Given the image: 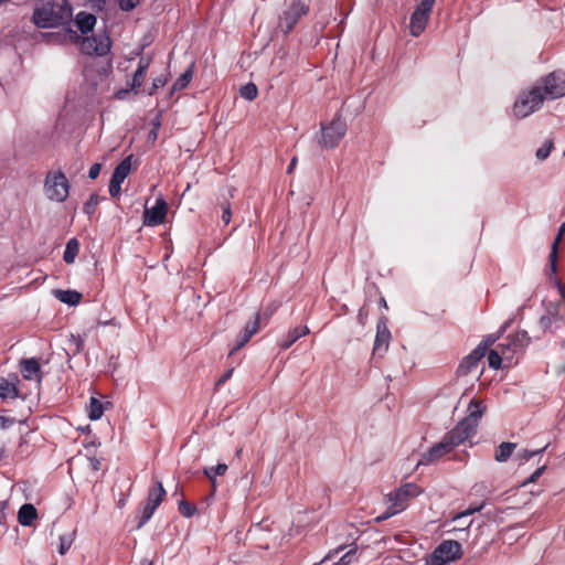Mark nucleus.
<instances>
[{"mask_svg": "<svg viewBox=\"0 0 565 565\" xmlns=\"http://www.w3.org/2000/svg\"><path fill=\"white\" fill-rule=\"evenodd\" d=\"M81 40V51L88 55L104 56L110 50V39L106 34H96L87 38H81L76 31L71 28L63 29L56 33H49L47 41L53 44H67Z\"/></svg>", "mask_w": 565, "mask_h": 565, "instance_id": "obj_1", "label": "nucleus"}, {"mask_svg": "<svg viewBox=\"0 0 565 565\" xmlns=\"http://www.w3.org/2000/svg\"><path fill=\"white\" fill-rule=\"evenodd\" d=\"M71 18L72 8L67 0H41L33 12V22L39 28H55Z\"/></svg>", "mask_w": 565, "mask_h": 565, "instance_id": "obj_2", "label": "nucleus"}, {"mask_svg": "<svg viewBox=\"0 0 565 565\" xmlns=\"http://www.w3.org/2000/svg\"><path fill=\"white\" fill-rule=\"evenodd\" d=\"M468 412L469 415L443 438L450 450L463 444L475 434L484 408L481 406V402L472 399L468 406Z\"/></svg>", "mask_w": 565, "mask_h": 565, "instance_id": "obj_3", "label": "nucleus"}, {"mask_svg": "<svg viewBox=\"0 0 565 565\" xmlns=\"http://www.w3.org/2000/svg\"><path fill=\"white\" fill-rule=\"evenodd\" d=\"M420 493L422 489L415 483L409 482L401 486L397 490L387 494L390 505L384 513L375 518V521L383 522L404 511L408 505V501Z\"/></svg>", "mask_w": 565, "mask_h": 565, "instance_id": "obj_4", "label": "nucleus"}, {"mask_svg": "<svg viewBox=\"0 0 565 565\" xmlns=\"http://www.w3.org/2000/svg\"><path fill=\"white\" fill-rule=\"evenodd\" d=\"M545 98L540 86L533 84L529 89L522 90L513 105V114L518 118H525L541 108Z\"/></svg>", "mask_w": 565, "mask_h": 565, "instance_id": "obj_5", "label": "nucleus"}, {"mask_svg": "<svg viewBox=\"0 0 565 565\" xmlns=\"http://www.w3.org/2000/svg\"><path fill=\"white\" fill-rule=\"evenodd\" d=\"M530 343V337L526 331H518L513 335H509L500 342L497 348L505 360V367H510L516 363L515 356L522 352Z\"/></svg>", "mask_w": 565, "mask_h": 565, "instance_id": "obj_6", "label": "nucleus"}, {"mask_svg": "<svg viewBox=\"0 0 565 565\" xmlns=\"http://www.w3.org/2000/svg\"><path fill=\"white\" fill-rule=\"evenodd\" d=\"M70 192V183L62 171L49 172L44 181V193L50 201L62 203Z\"/></svg>", "mask_w": 565, "mask_h": 565, "instance_id": "obj_7", "label": "nucleus"}, {"mask_svg": "<svg viewBox=\"0 0 565 565\" xmlns=\"http://www.w3.org/2000/svg\"><path fill=\"white\" fill-rule=\"evenodd\" d=\"M534 84L540 86V90L543 92L545 100L565 96V72H552Z\"/></svg>", "mask_w": 565, "mask_h": 565, "instance_id": "obj_8", "label": "nucleus"}, {"mask_svg": "<svg viewBox=\"0 0 565 565\" xmlns=\"http://www.w3.org/2000/svg\"><path fill=\"white\" fill-rule=\"evenodd\" d=\"M347 132L345 121L337 116L328 125L321 124V138L319 143L326 148H334Z\"/></svg>", "mask_w": 565, "mask_h": 565, "instance_id": "obj_9", "label": "nucleus"}, {"mask_svg": "<svg viewBox=\"0 0 565 565\" xmlns=\"http://www.w3.org/2000/svg\"><path fill=\"white\" fill-rule=\"evenodd\" d=\"M461 557V545L457 541H444L430 556V565H445Z\"/></svg>", "mask_w": 565, "mask_h": 565, "instance_id": "obj_10", "label": "nucleus"}, {"mask_svg": "<svg viewBox=\"0 0 565 565\" xmlns=\"http://www.w3.org/2000/svg\"><path fill=\"white\" fill-rule=\"evenodd\" d=\"M166 495V490L161 481H157L156 486L148 492L147 501L141 510V518L138 523V529L142 527L153 515L157 508L162 502Z\"/></svg>", "mask_w": 565, "mask_h": 565, "instance_id": "obj_11", "label": "nucleus"}, {"mask_svg": "<svg viewBox=\"0 0 565 565\" xmlns=\"http://www.w3.org/2000/svg\"><path fill=\"white\" fill-rule=\"evenodd\" d=\"M308 12V7L299 0L294 1L290 7L284 11L279 20V26L285 33H289L297 24L299 19Z\"/></svg>", "mask_w": 565, "mask_h": 565, "instance_id": "obj_12", "label": "nucleus"}, {"mask_svg": "<svg viewBox=\"0 0 565 565\" xmlns=\"http://www.w3.org/2000/svg\"><path fill=\"white\" fill-rule=\"evenodd\" d=\"M491 335L483 340L469 355L459 364V371L463 374L471 372L477 367L478 362L486 355L488 347L495 342Z\"/></svg>", "mask_w": 565, "mask_h": 565, "instance_id": "obj_13", "label": "nucleus"}, {"mask_svg": "<svg viewBox=\"0 0 565 565\" xmlns=\"http://www.w3.org/2000/svg\"><path fill=\"white\" fill-rule=\"evenodd\" d=\"M433 3H429L428 6L424 7V0H422V2L413 12L409 22V30L413 36L417 38L424 32L429 20V14L433 9Z\"/></svg>", "mask_w": 565, "mask_h": 565, "instance_id": "obj_14", "label": "nucleus"}, {"mask_svg": "<svg viewBox=\"0 0 565 565\" xmlns=\"http://www.w3.org/2000/svg\"><path fill=\"white\" fill-rule=\"evenodd\" d=\"M166 214L167 203L162 198H159L151 209L145 210L143 224L147 226H157L164 222Z\"/></svg>", "mask_w": 565, "mask_h": 565, "instance_id": "obj_15", "label": "nucleus"}, {"mask_svg": "<svg viewBox=\"0 0 565 565\" xmlns=\"http://www.w3.org/2000/svg\"><path fill=\"white\" fill-rule=\"evenodd\" d=\"M391 338H392V335H391V331L387 328L386 318L383 317V318L379 319L377 324H376V335H375L373 352L380 353V354L383 352H386V350L388 349Z\"/></svg>", "mask_w": 565, "mask_h": 565, "instance_id": "obj_16", "label": "nucleus"}, {"mask_svg": "<svg viewBox=\"0 0 565 565\" xmlns=\"http://www.w3.org/2000/svg\"><path fill=\"white\" fill-rule=\"evenodd\" d=\"M20 372L24 380L34 381L38 384L42 381L41 366L35 358L23 359L20 361Z\"/></svg>", "mask_w": 565, "mask_h": 565, "instance_id": "obj_17", "label": "nucleus"}, {"mask_svg": "<svg viewBox=\"0 0 565 565\" xmlns=\"http://www.w3.org/2000/svg\"><path fill=\"white\" fill-rule=\"evenodd\" d=\"M450 451L451 450L447 446V443H445V440L443 439L440 443L436 444L428 451L422 455L420 459L417 462V466L434 463Z\"/></svg>", "mask_w": 565, "mask_h": 565, "instance_id": "obj_18", "label": "nucleus"}, {"mask_svg": "<svg viewBox=\"0 0 565 565\" xmlns=\"http://www.w3.org/2000/svg\"><path fill=\"white\" fill-rule=\"evenodd\" d=\"M258 330H259V316L256 315L253 320L248 321L245 324L243 332L238 335L237 343L231 350L230 354H233L235 351H238L241 348H243L250 340V338L255 333H257Z\"/></svg>", "mask_w": 565, "mask_h": 565, "instance_id": "obj_19", "label": "nucleus"}, {"mask_svg": "<svg viewBox=\"0 0 565 565\" xmlns=\"http://www.w3.org/2000/svg\"><path fill=\"white\" fill-rule=\"evenodd\" d=\"M38 518V511L31 503L23 504L18 512V521L23 526H31Z\"/></svg>", "mask_w": 565, "mask_h": 565, "instance_id": "obj_20", "label": "nucleus"}, {"mask_svg": "<svg viewBox=\"0 0 565 565\" xmlns=\"http://www.w3.org/2000/svg\"><path fill=\"white\" fill-rule=\"evenodd\" d=\"M309 333L308 327H297L290 330L286 337L280 341L279 345L282 350L289 349L299 338Z\"/></svg>", "mask_w": 565, "mask_h": 565, "instance_id": "obj_21", "label": "nucleus"}, {"mask_svg": "<svg viewBox=\"0 0 565 565\" xmlns=\"http://www.w3.org/2000/svg\"><path fill=\"white\" fill-rule=\"evenodd\" d=\"M76 25L83 34L90 32L96 24V17L92 13L79 12L76 15Z\"/></svg>", "mask_w": 565, "mask_h": 565, "instance_id": "obj_22", "label": "nucleus"}, {"mask_svg": "<svg viewBox=\"0 0 565 565\" xmlns=\"http://www.w3.org/2000/svg\"><path fill=\"white\" fill-rule=\"evenodd\" d=\"M56 299L63 303L76 306L81 302L82 294L76 290H61L56 289L53 291Z\"/></svg>", "mask_w": 565, "mask_h": 565, "instance_id": "obj_23", "label": "nucleus"}, {"mask_svg": "<svg viewBox=\"0 0 565 565\" xmlns=\"http://www.w3.org/2000/svg\"><path fill=\"white\" fill-rule=\"evenodd\" d=\"M565 233V223H563L559 228H558V233L553 242V245H552V250H551V254H550V263H551V276L552 275H555L556 274V270H557V267H556V262H557V248H558V244L561 243L562 241V237Z\"/></svg>", "mask_w": 565, "mask_h": 565, "instance_id": "obj_24", "label": "nucleus"}, {"mask_svg": "<svg viewBox=\"0 0 565 565\" xmlns=\"http://www.w3.org/2000/svg\"><path fill=\"white\" fill-rule=\"evenodd\" d=\"M19 396L17 383L8 379H0V397L1 398H15Z\"/></svg>", "mask_w": 565, "mask_h": 565, "instance_id": "obj_25", "label": "nucleus"}, {"mask_svg": "<svg viewBox=\"0 0 565 565\" xmlns=\"http://www.w3.org/2000/svg\"><path fill=\"white\" fill-rule=\"evenodd\" d=\"M515 448L516 444L514 443H501L495 450L494 459L498 462H505L511 457Z\"/></svg>", "mask_w": 565, "mask_h": 565, "instance_id": "obj_26", "label": "nucleus"}, {"mask_svg": "<svg viewBox=\"0 0 565 565\" xmlns=\"http://www.w3.org/2000/svg\"><path fill=\"white\" fill-rule=\"evenodd\" d=\"M79 252V243L76 238H71L65 246L63 259L66 264H73Z\"/></svg>", "mask_w": 565, "mask_h": 565, "instance_id": "obj_27", "label": "nucleus"}, {"mask_svg": "<svg viewBox=\"0 0 565 565\" xmlns=\"http://www.w3.org/2000/svg\"><path fill=\"white\" fill-rule=\"evenodd\" d=\"M228 467L226 463H217L214 467L204 468L203 473L209 478L213 489L216 487V477L224 476Z\"/></svg>", "mask_w": 565, "mask_h": 565, "instance_id": "obj_28", "label": "nucleus"}, {"mask_svg": "<svg viewBox=\"0 0 565 565\" xmlns=\"http://www.w3.org/2000/svg\"><path fill=\"white\" fill-rule=\"evenodd\" d=\"M488 362L489 366L499 370L502 365L505 366V360L500 353V350L495 347L491 349L488 353Z\"/></svg>", "mask_w": 565, "mask_h": 565, "instance_id": "obj_29", "label": "nucleus"}, {"mask_svg": "<svg viewBox=\"0 0 565 565\" xmlns=\"http://www.w3.org/2000/svg\"><path fill=\"white\" fill-rule=\"evenodd\" d=\"M562 321V318L556 313L542 316L540 319V327L544 331H552L554 326Z\"/></svg>", "mask_w": 565, "mask_h": 565, "instance_id": "obj_30", "label": "nucleus"}, {"mask_svg": "<svg viewBox=\"0 0 565 565\" xmlns=\"http://www.w3.org/2000/svg\"><path fill=\"white\" fill-rule=\"evenodd\" d=\"M131 169V156L125 158L114 170L113 174L125 180Z\"/></svg>", "mask_w": 565, "mask_h": 565, "instance_id": "obj_31", "label": "nucleus"}, {"mask_svg": "<svg viewBox=\"0 0 565 565\" xmlns=\"http://www.w3.org/2000/svg\"><path fill=\"white\" fill-rule=\"evenodd\" d=\"M103 414H104L103 404L96 397H90L89 413H88L89 418L92 420H97L103 416Z\"/></svg>", "mask_w": 565, "mask_h": 565, "instance_id": "obj_32", "label": "nucleus"}, {"mask_svg": "<svg viewBox=\"0 0 565 565\" xmlns=\"http://www.w3.org/2000/svg\"><path fill=\"white\" fill-rule=\"evenodd\" d=\"M193 72L192 68L190 67L177 78V81L173 84V89L180 90L185 88L190 84Z\"/></svg>", "mask_w": 565, "mask_h": 565, "instance_id": "obj_33", "label": "nucleus"}, {"mask_svg": "<svg viewBox=\"0 0 565 565\" xmlns=\"http://www.w3.org/2000/svg\"><path fill=\"white\" fill-rule=\"evenodd\" d=\"M74 542V534L68 533L60 536L58 553L64 555L72 546Z\"/></svg>", "mask_w": 565, "mask_h": 565, "instance_id": "obj_34", "label": "nucleus"}, {"mask_svg": "<svg viewBox=\"0 0 565 565\" xmlns=\"http://www.w3.org/2000/svg\"><path fill=\"white\" fill-rule=\"evenodd\" d=\"M125 180H121L120 178L116 175H111L110 182H109V194L111 198H117L120 194L121 191V184Z\"/></svg>", "mask_w": 565, "mask_h": 565, "instance_id": "obj_35", "label": "nucleus"}, {"mask_svg": "<svg viewBox=\"0 0 565 565\" xmlns=\"http://www.w3.org/2000/svg\"><path fill=\"white\" fill-rule=\"evenodd\" d=\"M241 96L247 100H253L257 96V87L255 84L249 83L241 88Z\"/></svg>", "mask_w": 565, "mask_h": 565, "instance_id": "obj_36", "label": "nucleus"}, {"mask_svg": "<svg viewBox=\"0 0 565 565\" xmlns=\"http://www.w3.org/2000/svg\"><path fill=\"white\" fill-rule=\"evenodd\" d=\"M547 448V445L542 447L541 449H537V450H527V449H522L520 450L516 456H518V459H520L521 461H527L530 460L531 458H533L534 456L536 455H540L542 454L543 451H545V449Z\"/></svg>", "mask_w": 565, "mask_h": 565, "instance_id": "obj_37", "label": "nucleus"}, {"mask_svg": "<svg viewBox=\"0 0 565 565\" xmlns=\"http://www.w3.org/2000/svg\"><path fill=\"white\" fill-rule=\"evenodd\" d=\"M552 147H553V142L552 140H546L537 150H536V158L539 160H545L550 153H551V150H552Z\"/></svg>", "mask_w": 565, "mask_h": 565, "instance_id": "obj_38", "label": "nucleus"}, {"mask_svg": "<svg viewBox=\"0 0 565 565\" xmlns=\"http://www.w3.org/2000/svg\"><path fill=\"white\" fill-rule=\"evenodd\" d=\"M484 507V503H481L477 507H471V508H468L467 510L460 512V513H457L454 518H452V521H460L461 519L466 518V516H469L473 513H477V512H480Z\"/></svg>", "mask_w": 565, "mask_h": 565, "instance_id": "obj_39", "label": "nucleus"}, {"mask_svg": "<svg viewBox=\"0 0 565 565\" xmlns=\"http://www.w3.org/2000/svg\"><path fill=\"white\" fill-rule=\"evenodd\" d=\"M179 511L183 516L191 518L195 513L196 508L193 504H190L185 501H181L179 503Z\"/></svg>", "mask_w": 565, "mask_h": 565, "instance_id": "obj_40", "label": "nucleus"}, {"mask_svg": "<svg viewBox=\"0 0 565 565\" xmlns=\"http://www.w3.org/2000/svg\"><path fill=\"white\" fill-rule=\"evenodd\" d=\"M232 217V210L228 202L222 203V221L224 225H228Z\"/></svg>", "mask_w": 565, "mask_h": 565, "instance_id": "obj_41", "label": "nucleus"}, {"mask_svg": "<svg viewBox=\"0 0 565 565\" xmlns=\"http://www.w3.org/2000/svg\"><path fill=\"white\" fill-rule=\"evenodd\" d=\"M146 74L147 73H139V70H137L134 74L130 88L134 90L139 88L142 85Z\"/></svg>", "mask_w": 565, "mask_h": 565, "instance_id": "obj_42", "label": "nucleus"}, {"mask_svg": "<svg viewBox=\"0 0 565 565\" xmlns=\"http://www.w3.org/2000/svg\"><path fill=\"white\" fill-rule=\"evenodd\" d=\"M98 204L97 195H92L89 200L84 204V212L87 214H92Z\"/></svg>", "mask_w": 565, "mask_h": 565, "instance_id": "obj_43", "label": "nucleus"}, {"mask_svg": "<svg viewBox=\"0 0 565 565\" xmlns=\"http://www.w3.org/2000/svg\"><path fill=\"white\" fill-rule=\"evenodd\" d=\"M140 0H119V7L121 10L130 11L139 4Z\"/></svg>", "mask_w": 565, "mask_h": 565, "instance_id": "obj_44", "label": "nucleus"}, {"mask_svg": "<svg viewBox=\"0 0 565 565\" xmlns=\"http://www.w3.org/2000/svg\"><path fill=\"white\" fill-rule=\"evenodd\" d=\"M546 469V466H542L540 468H537L530 477L526 481L523 482V484H527V483H532V482H535L542 475L543 472L545 471Z\"/></svg>", "mask_w": 565, "mask_h": 565, "instance_id": "obj_45", "label": "nucleus"}, {"mask_svg": "<svg viewBox=\"0 0 565 565\" xmlns=\"http://www.w3.org/2000/svg\"><path fill=\"white\" fill-rule=\"evenodd\" d=\"M159 128H160V122H159V120H157L153 122V127L148 134L149 142H154L157 140Z\"/></svg>", "mask_w": 565, "mask_h": 565, "instance_id": "obj_46", "label": "nucleus"}, {"mask_svg": "<svg viewBox=\"0 0 565 565\" xmlns=\"http://www.w3.org/2000/svg\"><path fill=\"white\" fill-rule=\"evenodd\" d=\"M150 62H151V60L149 57H141L138 63V68H137V70H139V73H147Z\"/></svg>", "mask_w": 565, "mask_h": 565, "instance_id": "obj_47", "label": "nucleus"}, {"mask_svg": "<svg viewBox=\"0 0 565 565\" xmlns=\"http://www.w3.org/2000/svg\"><path fill=\"white\" fill-rule=\"evenodd\" d=\"M102 166L100 163H94L88 170V177L90 179H96L100 173Z\"/></svg>", "mask_w": 565, "mask_h": 565, "instance_id": "obj_48", "label": "nucleus"}, {"mask_svg": "<svg viewBox=\"0 0 565 565\" xmlns=\"http://www.w3.org/2000/svg\"><path fill=\"white\" fill-rule=\"evenodd\" d=\"M166 84V79L163 77H157L153 79V83H152V88L151 90L149 92V94H153L154 90H157L158 88L164 86Z\"/></svg>", "mask_w": 565, "mask_h": 565, "instance_id": "obj_49", "label": "nucleus"}, {"mask_svg": "<svg viewBox=\"0 0 565 565\" xmlns=\"http://www.w3.org/2000/svg\"><path fill=\"white\" fill-rule=\"evenodd\" d=\"M354 555V551H349L347 554H344L337 565H349L351 563V556Z\"/></svg>", "mask_w": 565, "mask_h": 565, "instance_id": "obj_50", "label": "nucleus"}, {"mask_svg": "<svg viewBox=\"0 0 565 565\" xmlns=\"http://www.w3.org/2000/svg\"><path fill=\"white\" fill-rule=\"evenodd\" d=\"M233 374V369L227 370L216 382V386L223 385L225 382H227Z\"/></svg>", "mask_w": 565, "mask_h": 565, "instance_id": "obj_51", "label": "nucleus"}, {"mask_svg": "<svg viewBox=\"0 0 565 565\" xmlns=\"http://www.w3.org/2000/svg\"><path fill=\"white\" fill-rule=\"evenodd\" d=\"M367 313L364 311V309H360L358 313L359 321L363 324L364 319L366 318Z\"/></svg>", "mask_w": 565, "mask_h": 565, "instance_id": "obj_52", "label": "nucleus"}, {"mask_svg": "<svg viewBox=\"0 0 565 565\" xmlns=\"http://www.w3.org/2000/svg\"><path fill=\"white\" fill-rule=\"evenodd\" d=\"M296 164H297V158H292V160H291V162H290V164H289V167L287 169V172L291 173L294 171Z\"/></svg>", "mask_w": 565, "mask_h": 565, "instance_id": "obj_53", "label": "nucleus"}, {"mask_svg": "<svg viewBox=\"0 0 565 565\" xmlns=\"http://www.w3.org/2000/svg\"><path fill=\"white\" fill-rule=\"evenodd\" d=\"M127 93H128V90H127V89H125V90H124V89H122V90H118V92L116 93V97H117L118 99H122Z\"/></svg>", "mask_w": 565, "mask_h": 565, "instance_id": "obj_54", "label": "nucleus"}, {"mask_svg": "<svg viewBox=\"0 0 565 565\" xmlns=\"http://www.w3.org/2000/svg\"><path fill=\"white\" fill-rule=\"evenodd\" d=\"M557 286H558V291L565 301V286H562L559 282H557Z\"/></svg>", "mask_w": 565, "mask_h": 565, "instance_id": "obj_55", "label": "nucleus"}, {"mask_svg": "<svg viewBox=\"0 0 565 565\" xmlns=\"http://www.w3.org/2000/svg\"><path fill=\"white\" fill-rule=\"evenodd\" d=\"M99 465H100V462L97 459L92 460V466H93L94 470H98Z\"/></svg>", "mask_w": 565, "mask_h": 565, "instance_id": "obj_56", "label": "nucleus"}, {"mask_svg": "<svg viewBox=\"0 0 565 565\" xmlns=\"http://www.w3.org/2000/svg\"><path fill=\"white\" fill-rule=\"evenodd\" d=\"M140 565H152V562L149 561L148 558H143L141 562H140Z\"/></svg>", "mask_w": 565, "mask_h": 565, "instance_id": "obj_57", "label": "nucleus"}, {"mask_svg": "<svg viewBox=\"0 0 565 565\" xmlns=\"http://www.w3.org/2000/svg\"><path fill=\"white\" fill-rule=\"evenodd\" d=\"M6 507H7L6 502H0V513H3Z\"/></svg>", "mask_w": 565, "mask_h": 565, "instance_id": "obj_58", "label": "nucleus"}, {"mask_svg": "<svg viewBox=\"0 0 565 565\" xmlns=\"http://www.w3.org/2000/svg\"><path fill=\"white\" fill-rule=\"evenodd\" d=\"M113 323V320H109V321H99L98 324L100 326H107V324H111Z\"/></svg>", "mask_w": 565, "mask_h": 565, "instance_id": "obj_59", "label": "nucleus"}, {"mask_svg": "<svg viewBox=\"0 0 565 565\" xmlns=\"http://www.w3.org/2000/svg\"><path fill=\"white\" fill-rule=\"evenodd\" d=\"M436 0H424V7L428 6L429 3H435Z\"/></svg>", "mask_w": 565, "mask_h": 565, "instance_id": "obj_60", "label": "nucleus"}, {"mask_svg": "<svg viewBox=\"0 0 565 565\" xmlns=\"http://www.w3.org/2000/svg\"><path fill=\"white\" fill-rule=\"evenodd\" d=\"M242 451H243V449H242V448H241V449H237V450H236V457H238V458H239V457H241V455H242Z\"/></svg>", "mask_w": 565, "mask_h": 565, "instance_id": "obj_61", "label": "nucleus"}, {"mask_svg": "<svg viewBox=\"0 0 565 565\" xmlns=\"http://www.w3.org/2000/svg\"><path fill=\"white\" fill-rule=\"evenodd\" d=\"M3 452H4V451H3V448H2V447H0V459L3 457Z\"/></svg>", "mask_w": 565, "mask_h": 565, "instance_id": "obj_62", "label": "nucleus"}, {"mask_svg": "<svg viewBox=\"0 0 565 565\" xmlns=\"http://www.w3.org/2000/svg\"><path fill=\"white\" fill-rule=\"evenodd\" d=\"M382 306L386 307V301H385V299H382Z\"/></svg>", "mask_w": 565, "mask_h": 565, "instance_id": "obj_63", "label": "nucleus"}, {"mask_svg": "<svg viewBox=\"0 0 565 565\" xmlns=\"http://www.w3.org/2000/svg\"><path fill=\"white\" fill-rule=\"evenodd\" d=\"M7 0H0V3L6 2Z\"/></svg>", "mask_w": 565, "mask_h": 565, "instance_id": "obj_64", "label": "nucleus"}]
</instances>
